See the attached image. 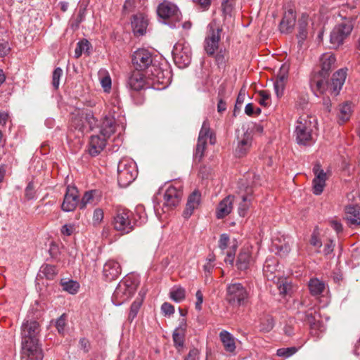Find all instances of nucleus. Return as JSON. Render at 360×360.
<instances>
[{
    "label": "nucleus",
    "instance_id": "a18cd8bd",
    "mask_svg": "<svg viewBox=\"0 0 360 360\" xmlns=\"http://www.w3.org/2000/svg\"><path fill=\"white\" fill-rule=\"evenodd\" d=\"M274 327V320L271 316H266L264 318L260 325L259 330L264 333H268L271 331Z\"/></svg>",
    "mask_w": 360,
    "mask_h": 360
},
{
    "label": "nucleus",
    "instance_id": "a211bd4d",
    "mask_svg": "<svg viewBox=\"0 0 360 360\" xmlns=\"http://www.w3.org/2000/svg\"><path fill=\"white\" fill-rule=\"evenodd\" d=\"M252 135L251 132L245 131L241 136H238V143L235 148V155L242 158L247 155L252 146Z\"/></svg>",
    "mask_w": 360,
    "mask_h": 360
},
{
    "label": "nucleus",
    "instance_id": "7ed1b4c3",
    "mask_svg": "<svg viewBox=\"0 0 360 360\" xmlns=\"http://www.w3.org/2000/svg\"><path fill=\"white\" fill-rule=\"evenodd\" d=\"M115 120L113 117H105L103 120L100 134L92 135L89 141V153L93 156L98 155L106 146L107 139L115 131Z\"/></svg>",
    "mask_w": 360,
    "mask_h": 360
},
{
    "label": "nucleus",
    "instance_id": "338daca9",
    "mask_svg": "<svg viewBox=\"0 0 360 360\" xmlns=\"http://www.w3.org/2000/svg\"><path fill=\"white\" fill-rule=\"evenodd\" d=\"M310 244L316 248H321L322 243L318 236V233L314 230L311 236Z\"/></svg>",
    "mask_w": 360,
    "mask_h": 360
},
{
    "label": "nucleus",
    "instance_id": "6e6d98bb",
    "mask_svg": "<svg viewBox=\"0 0 360 360\" xmlns=\"http://www.w3.org/2000/svg\"><path fill=\"white\" fill-rule=\"evenodd\" d=\"M101 84L105 92H109L111 89V78L108 72L101 78Z\"/></svg>",
    "mask_w": 360,
    "mask_h": 360
},
{
    "label": "nucleus",
    "instance_id": "774afa93",
    "mask_svg": "<svg viewBox=\"0 0 360 360\" xmlns=\"http://www.w3.org/2000/svg\"><path fill=\"white\" fill-rule=\"evenodd\" d=\"M199 351L196 348L190 349L188 354L185 356L184 360H198Z\"/></svg>",
    "mask_w": 360,
    "mask_h": 360
},
{
    "label": "nucleus",
    "instance_id": "20e7f679",
    "mask_svg": "<svg viewBox=\"0 0 360 360\" xmlns=\"http://www.w3.org/2000/svg\"><path fill=\"white\" fill-rule=\"evenodd\" d=\"M148 86L156 90H162L167 88L172 81V70L165 64H154L146 72Z\"/></svg>",
    "mask_w": 360,
    "mask_h": 360
},
{
    "label": "nucleus",
    "instance_id": "6e6552de",
    "mask_svg": "<svg viewBox=\"0 0 360 360\" xmlns=\"http://www.w3.org/2000/svg\"><path fill=\"white\" fill-rule=\"evenodd\" d=\"M315 124L311 120V117H300L296 122L295 135L298 145L310 146L313 144V128Z\"/></svg>",
    "mask_w": 360,
    "mask_h": 360
},
{
    "label": "nucleus",
    "instance_id": "8fccbe9b",
    "mask_svg": "<svg viewBox=\"0 0 360 360\" xmlns=\"http://www.w3.org/2000/svg\"><path fill=\"white\" fill-rule=\"evenodd\" d=\"M277 287L279 290V293L281 295H285L290 292L292 289V285L285 279L279 281L277 283Z\"/></svg>",
    "mask_w": 360,
    "mask_h": 360
},
{
    "label": "nucleus",
    "instance_id": "13d9d810",
    "mask_svg": "<svg viewBox=\"0 0 360 360\" xmlns=\"http://www.w3.org/2000/svg\"><path fill=\"white\" fill-rule=\"evenodd\" d=\"M259 95L260 96L259 104L265 107L269 105L271 96L269 92L262 90L259 92Z\"/></svg>",
    "mask_w": 360,
    "mask_h": 360
},
{
    "label": "nucleus",
    "instance_id": "de8ad7c7",
    "mask_svg": "<svg viewBox=\"0 0 360 360\" xmlns=\"http://www.w3.org/2000/svg\"><path fill=\"white\" fill-rule=\"evenodd\" d=\"M210 124L207 120H205L199 132L198 141L207 143V139L210 135Z\"/></svg>",
    "mask_w": 360,
    "mask_h": 360
},
{
    "label": "nucleus",
    "instance_id": "864d4df0",
    "mask_svg": "<svg viewBox=\"0 0 360 360\" xmlns=\"http://www.w3.org/2000/svg\"><path fill=\"white\" fill-rule=\"evenodd\" d=\"M56 264H46V279H53L58 274L59 268Z\"/></svg>",
    "mask_w": 360,
    "mask_h": 360
},
{
    "label": "nucleus",
    "instance_id": "bf43d9fd",
    "mask_svg": "<svg viewBox=\"0 0 360 360\" xmlns=\"http://www.w3.org/2000/svg\"><path fill=\"white\" fill-rule=\"evenodd\" d=\"M11 51V47L8 41L5 39H0V57L7 56Z\"/></svg>",
    "mask_w": 360,
    "mask_h": 360
},
{
    "label": "nucleus",
    "instance_id": "c03bdc74",
    "mask_svg": "<svg viewBox=\"0 0 360 360\" xmlns=\"http://www.w3.org/2000/svg\"><path fill=\"white\" fill-rule=\"evenodd\" d=\"M317 317H319V315L316 312V311L313 309H309L304 313V316L302 317V319L309 324L311 327L316 326Z\"/></svg>",
    "mask_w": 360,
    "mask_h": 360
},
{
    "label": "nucleus",
    "instance_id": "ea45409f",
    "mask_svg": "<svg viewBox=\"0 0 360 360\" xmlns=\"http://www.w3.org/2000/svg\"><path fill=\"white\" fill-rule=\"evenodd\" d=\"M250 198L247 195H243L240 201L238 202V214L244 217L248 212V210L250 206Z\"/></svg>",
    "mask_w": 360,
    "mask_h": 360
},
{
    "label": "nucleus",
    "instance_id": "473e14b6",
    "mask_svg": "<svg viewBox=\"0 0 360 360\" xmlns=\"http://www.w3.org/2000/svg\"><path fill=\"white\" fill-rule=\"evenodd\" d=\"M310 293L313 296H319L322 294L326 288L325 283L316 278H312L308 283Z\"/></svg>",
    "mask_w": 360,
    "mask_h": 360
},
{
    "label": "nucleus",
    "instance_id": "c9c22d12",
    "mask_svg": "<svg viewBox=\"0 0 360 360\" xmlns=\"http://www.w3.org/2000/svg\"><path fill=\"white\" fill-rule=\"evenodd\" d=\"M60 284L64 291L68 292L71 295L77 294L80 287V285L77 281L72 279L66 281V279L62 278Z\"/></svg>",
    "mask_w": 360,
    "mask_h": 360
},
{
    "label": "nucleus",
    "instance_id": "6ab92c4d",
    "mask_svg": "<svg viewBox=\"0 0 360 360\" xmlns=\"http://www.w3.org/2000/svg\"><path fill=\"white\" fill-rule=\"evenodd\" d=\"M309 15L306 13L302 14L297 22V39L298 40V45L301 47L303 42L307 39L309 31Z\"/></svg>",
    "mask_w": 360,
    "mask_h": 360
},
{
    "label": "nucleus",
    "instance_id": "72a5a7b5",
    "mask_svg": "<svg viewBox=\"0 0 360 360\" xmlns=\"http://www.w3.org/2000/svg\"><path fill=\"white\" fill-rule=\"evenodd\" d=\"M92 46L91 43L86 39L79 41L75 50V58H79L82 53L89 56Z\"/></svg>",
    "mask_w": 360,
    "mask_h": 360
},
{
    "label": "nucleus",
    "instance_id": "c85d7f7f",
    "mask_svg": "<svg viewBox=\"0 0 360 360\" xmlns=\"http://www.w3.org/2000/svg\"><path fill=\"white\" fill-rule=\"evenodd\" d=\"M148 20L142 15H135L131 20V26L136 35L143 36L146 32Z\"/></svg>",
    "mask_w": 360,
    "mask_h": 360
},
{
    "label": "nucleus",
    "instance_id": "3c124183",
    "mask_svg": "<svg viewBox=\"0 0 360 360\" xmlns=\"http://www.w3.org/2000/svg\"><path fill=\"white\" fill-rule=\"evenodd\" d=\"M67 315L63 314L59 318L55 321V326L58 333L63 335L65 332V326L66 325Z\"/></svg>",
    "mask_w": 360,
    "mask_h": 360
},
{
    "label": "nucleus",
    "instance_id": "1a4fd4ad",
    "mask_svg": "<svg viewBox=\"0 0 360 360\" xmlns=\"http://www.w3.org/2000/svg\"><path fill=\"white\" fill-rule=\"evenodd\" d=\"M222 27L216 20H212L207 25V34L204 41V49L209 56H213L219 48Z\"/></svg>",
    "mask_w": 360,
    "mask_h": 360
},
{
    "label": "nucleus",
    "instance_id": "f257e3e1",
    "mask_svg": "<svg viewBox=\"0 0 360 360\" xmlns=\"http://www.w3.org/2000/svg\"><path fill=\"white\" fill-rule=\"evenodd\" d=\"M148 217L145 207L138 205L132 212L124 207H117L113 217L112 225L114 229L122 234L132 231L135 226H139L146 223Z\"/></svg>",
    "mask_w": 360,
    "mask_h": 360
},
{
    "label": "nucleus",
    "instance_id": "412c9836",
    "mask_svg": "<svg viewBox=\"0 0 360 360\" xmlns=\"http://www.w3.org/2000/svg\"><path fill=\"white\" fill-rule=\"evenodd\" d=\"M201 193L195 190L191 193L188 198L186 208L183 212L182 216L184 219H189L193 214L195 210H196L200 203Z\"/></svg>",
    "mask_w": 360,
    "mask_h": 360
},
{
    "label": "nucleus",
    "instance_id": "052dcab7",
    "mask_svg": "<svg viewBox=\"0 0 360 360\" xmlns=\"http://www.w3.org/2000/svg\"><path fill=\"white\" fill-rule=\"evenodd\" d=\"M45 276V268L41 266L39 271V273L36 277V286L37 288L39 290H42V286L44 285V277Z\"/></svg>",
    "mask_w": 360,
    "mask_h": 360
},
{
    "label": "nucleus",
    "instance_id": "5fc2aeb1",
    "mask_svg": "<svg viewBox=\"0 0 360 360\" xmlns=\"http://www.w3.org/2000/svg\"><path fill=\"white\" fill-rule=\"evenodd\" d=\"M297 352L295 347L280 348L277 350V355L279 356L290 357Z\"/></svg>",
    "mask_w": 360,
    "mask_h": 360
},
{
    "label": "nucleus",
    "instance_id": "4be33fe9",
    "mask_svg": "<svg viewBox=\"0 0 360 360\" xmlns=\"http://www.w3.org/2000/svg\"><path fill=\"white\" fill-rule=\"evenodd\" d=\"M346 77V70L343 69H340L333 74L331 82H329V91L333 94L334 96H337L340 93L345 82Z\"/></svg>",
    "mask_w": 360,
    "mask_h": 360
},
{
    "label": "nucleus",
    "instance_id": "ddd939ff",
    "mask_svg": "<svg viewBox=\"0 0 360 360\" xmlns=\"http://www.w3.org/2000/svg\"><path fill=\"white\" fill-rule=\"evenodd\" d=\"M131 62L136 70L150 69L156 63L153 62L152 53L146 49H139L133 53Z\"/></svg>",
    "mask_w": 360,
    "mask_h": 360
},
{
    "label": "nucleus",
    "instance_id": "c756f323",
    "mask_svg": "<svg viewBox=\"0 0 360 360\" xmlns=\"http://www.w3.org/2000/svg\"><path fill=\"white\" fill-rule=\"evenodd\" d=\"M219 338L226 352L234 354L236 346L233 335L229 331L223 330L219 333Z\"/></svg>",
    "mask_w": 360,
    "mask_h": 360
},
{
    "label": "nucleus",
    "instance_id": "393cba45",
    "mask_svg": "<svg viewBox=\"0 0 360 360\" xmlns=\"http://www.w3.org/2000/svg\"><path fill=\"white\" fill-rule=\"evenodd\" d=\"M85 111L75 110L71 113L70 127L82 133L87 132V127L85 124Z\"/></svg>",
    "mask_w": 360,
    "mask_h": 360
},
{
    "label": "nucleus",
    "instance_id": "f8f14e48",
    "mask_svg": "<svg viewBox=\"0 0 360 360\" xmlns=\"http://www.w3.org/2000/svg\"><path fill=\"white\" fill-rule=\"evenodd\" d=\"M353 27V21L350 18H346L342 22L337 25L330 32V47L337 49L341 46L344 43L345 39L350 35Z\"/></svg>",
    "mask_w": 360,
    "mask_h": 360
},
{
    "label": "nucleus",
    "instance_id": "bb28decb",
    "mask_svg": "<svg viewBox=\"0 0 360 360\" xmlns=\"http://www.w3.org/2000/svg\"><path fill=\"white\" fill-rule=\"evenodd\" d=\"M253 264V258L251 252L248 249H243L239 252L236 266L239 271H245Z\"/></svg>",
    "mask_w": 360,
    "mask_h": 360
},
{
    "label": "nucleus",
    "instance_id": "a19ab883",
    "mask_svg": "<svg viewBox=\"0 0 360 360\" xmlns=\"http://www.w3.org/2000/svg\"><path fill=\"white\" fill-rule=\"evenodd\" d=\"M184 338H185V333L184 332H179L178 330H174L172 333V339L174 342V345L175 347L180 350L182 349L184 346Z\"/></svg>",
    "mask_w": 360,
    "mask_h": 360
},
{
    "label": "nucleus",
    "instance_id": "f704fd0d",
    "mask_svg": "<svg viewBox=\"0 0 360 360\" xmlns=\"http://www.w3.org/2000/svg\"><path fill=\"white\" fill-rule=\"evenodd\" d=\"M97 191L96 190H91L86 191L82 198L79 206L80 209H84L87 205H95L98 202V200L96 199V194Z\"/></svg>",
    "mask_w": 360,
    "mask_h": 360
},
{
    "label": "nucleus",
    "instance_id": "09e8293b",
    "mask_svg": "<svg viewBox=\"0 0 360 360\" xmlns=\"http://www.w3.org/2000/svg\"><path fill=\"white\" fill-rule=\"evenodd\" d=\"M206 145H207V143L198 141V143H197V145L195 147V153L193 155L195 160H198V162H200L202 160V158L204 155V151H205Z\"/></svg>",
    "mask_w": 360,
    "mask_h": 360
},
{
    "label": "nucleus",
    "instance_id": "4c0bfd02",
    "mask_svg": "<svg viewBox=\"0 0 360 360\" xmlns=\"http://www.w3.org/2000/svg\"><path fill=\"white\" fill-rule=\"evenodd\" d=\"M169 297L174 302L179 303L186 297V290L181 286H174L169 292Z\"/></svg>",
    "mask_w": 360,
    "mask_h": 360
},
{
    "label": "nucleus",
    "instance_id": "58836bf2",
    "mask_svg": "<svg viewBox=\"0 0 360 360\" xmlns=\"http://www.w3.org/2000/svg\"><path fill=\"white\" fill-rule=\"evenodd\" d=\"M213 56H214L215 63L219 68L221 69L226 67L229 56L225 49H220Z\"/></svg>",
    "mask_w": 360,
    "mask_h": 360
},
{
    "label": "nucleus",
    "instance_id": "cd10ccee",
    "mask_svg": "<svg viewBox=\"0 0 360 360\" xmlns=\"http://www.w3.org/2000/svg\"><path fill=\"white\" fill-rule=\"evenodd\" d=\"M345 216L349 226H360V206L349 205L345 207Z\"/></svg>",
    "mask_w": 360,
    "mask_h": 360
},
{
    "label": "nucleus",
    "instance_id": "2f4dec72",
    "mask_svg": "<svg viewBox=\"0 0 360 360\" xmlns=\"http://www.w3.org/2000/svg\"><path fill=\"white\" fill-rule=\"evenodd\" d=\"M145 294L146 292L144 291L141 290L139 293V296L132 302L128 315V320L129 322H132L136 317L138 312L142 305Z\"/></svg>",
    "mask_w": 360,
    "mask_h": 360
},
{
    "label": "nucleus",
    "instance_id": "69168bd1",
    "mask_svg": "<svg viewBox=\"0 0 360 360\" xmlns=\"http://www.w3.org/2000/svg\"><path fill=\"white\" fill-rule=\"evenodd\" d=\"M84 20V11L79 10L76 18L72 22L71 27L73 29H77L79 24Z\"/></svg>",
    "mask_w": 360,
    "mask_h": 360
},
{
    "label": "nucleus",
    "instance_id": "4468645a",
    "mask_svg": "<svg viewBox=\"0 0 360 360\" xmlns=\"http://www.w3.org/2000/svg\"><path fill=\"white\" fill-rule=\"evenodd\" d=\"M172 57L174 63L179 68H185L191 61V48L188 45L177 43L173 47Z\"/></svg>",
    "mask_w": 360,
    "mask_h": 360
},
{
    "label": "nucleus",
    "instance_id": "423d86ee",
    "mask_svg": "<svg viewBox=\"0 0 360 360\" xmlns=\"http://www.w3.org/2000/svg\"><path fill=\"white\" fill-rule=\"evenodd\" d=\"M183 196V191L181 189V186L179 185L178 186L174 185H169L163 195V204L162 207H161L160 203L154 202L153 208L154 211L157 215L160 214V209L162 210V213H166L170 211L171 210L174 209L177 207L182 198Z\"/></svg>",
    "mask_w": 360,
    "mask_h": 360
},
{
    "label": "nucleus",
    "instance_id": "49530a36",
    "mask_svg": "<svg viewBox=\"0 0 360 360\" xmlns=\"http://www.w3.org/2000/svg\"><path fill=\"white\" fill-rule=\"evenodd\" d=\"M63 70L58 67L55 68L52 74V81L51 84L55 90H57L60 85V80L61 77L63 76Z\"/></svg>",
    "mask_w": 360,
    "mask_h": 360
},
{
    "label": "nucleus",
    "instance_id": "603ef678",
    "mask_svg": "<svg viewBox=\"0 0 360 360\" xmlns=\"http://www.w3.org/2000/svg\"><path fill=\"white\" fill-rule=\"evenodd\" d=\"M340 118L342 122H345L349 120L351 113L350 105L345 103L340 108Z\"/></svg>",
    "mask_w": 360,
    "mask_h": 360
},
{
    "label": "nucleus",
    "instance_id": "0e129e2a",
    "mask_svg": "<svg viewBox=\"0 0 360 360\" xmlns=\"http://www.w3.org/2000/svg\"><path fill=\"white\" fill-rule=\"evenodd\" d=\"M229 242V236L226 233L221 234L219 240V248L224 251L227 248Z\"/></svg>",
    "mask_w": 360,
    "mask_h": 360
},
{
    "label": "nucleus",
    "instance_id": "aec40b11",
    "mask_svg": "<svg viewBox=\"0 0 360 360\" xmlns=\"http://www.w3.org/2000/svg\"><path fill=\"white\" fill-rule=\"evenodd\" d=\"M121 271V266L117 261L109 259L103 266V276L107 281H111L119 277Z\"/></svg>",
    "mask_w": 360,
    "mask_h": 360
},
{
    "label": "nucleus",
    "instance_id": "39448f33",
    "mask_svg": "<svg viewBox=\"0 0 360 360\" xmlns=\"http://www.w3.org/2000/svg\"><path fill=\"white\" fill-rule=\"evenodd\" d=\"M139 280L134 276H127L122 280L115 288L112 302L115 306H120L132 297L137 290Z\"/></svg>",
    "mask_w": 360,
    "mask_h": 360
},
{
    "label": "nucleus",
    "instance_id": "f3484780",
    "mask_svg": "<svg viewBox=\"0 0 360 360\" xmlns=\"http://www.w3.org/2000/svg\"><path fill=\"white\" fill-rule=\"evenodd\" d=\"M77 193V189L75 187L68 186L67 188V191L61 205L62 210L69 212L73 211L76 208L77 205L79 204Z\"/></svg>",
    "mask_w": 360,
    "mask_h": 360
},
{
    "label": "nucleus",
    "instance_id": "b1692460",
    "mask_svg": "<svg viewBox=\"0 0 360 360\" xmlns=\"http://www.w3.org/2000/svg\"><path fill=\"white\" fill-rule=\"evenodd\" d=\"M296 22L295 13L292 8L284 13L283 18L279 24V30L281 33L288 34L292 32Z\"/></svg>",
    "mask_w": 360,
    "mask_h": 360
},
{
    "label": "nucleus",
    "instance_id": "9d476101",
    "mask_svg": "<svg viewBox=\"0 0 360 360\" xmlns=\"http://www.w3.org/2000/svg\"><path fill=\"white\" fill-rule=\"evenodd\" d=\"M138 175L136 163L130 159L121 160L117 165V182L120 187L126 188Z\"/></svg>",
    "mask_w": 360,
    "mask_h": 360
},
{
    "label": "nucleus",
    "instance_id": "7c9ffc66",
    "mask_svg": "<svg viewBox=\"0 0 360 360\" xmlns=\"http://www.w3.org/2000/svg\"><path fill=\"white\" fill-rule=\"evenodd\" d=\"M328 77H324V75H320L318 72L311 79V85L316 88V90L321 94H323L325 91H329V82L328 81Z\"/></svg>",
    "mask_w": 360,
    "mask_h": 360
},
{
    "label": "nucleus",
    "instance_id": "5701e85b",
    "mask_svg": "<svg viewBox=\"0 0 360 360\" xmlns=\"http://www.w3.org/2000/svg\"><path fill=\"white\" fill-rule=\"evenodd\" d=\"M235 198L234 195H229L219 203L216 210V217L217 219H223L231 212Z\"/></svg>",
    "mask_w": 360,
    "mask_h": 360
},
{
    "label": "nucleus",
    "instance_id": "9b49d317",
    "mask_svg": "<svg viewBox=\"0 0 360 360\" xmlns=\"http://www.w3.org/2000/svg\"><path fill=\"white\" fill-rule=\"evenodd\" d=\"M157 13L158 16L165 20V23L172 28H176L179 26L181 20V14L174 4L165 1L158 6Z\"/></svg>",
    "mask_w": 360,
    "mask_h": 360
},
{
    "label": "nucleus",
    "instance_id": "37998d69",
    "mask_svg": "<svg viewBox=\"0 0 360 360\" xmlns=\"http://www.w3.org/2000/svg\"><path fill=\"white\" fill-rule=\"evenodd\" d=\"M85 124L87 127V131H91L96 126L98 122L91 110H85Z\"/></svg>",
    "mask_w": 360,
    "mask_h": 360
},
{
    "label": "nucleus",
    "instance_id": "e433bc0d",
    "mask_svg": "<svg viewBox=\"0 0 360 360\" xmlns=\"http://www.w3.org/2000/svg\"><path fill=\"white\" fill-rule=\"evenodd\" d=\"M49 257L46 256V262L58 263L60 261V251L58 244L51 242L48 250Z\"/></svg>",
    "mask_w": 360,
    "mask_h": 360
},
{
    "label": "nucleus",
    "instance_id": "dca6fc26",
    "mask_svg": "<svg viewBox=\"0 0 360 360\" xmlns=\"http://www.w3.org/2000/svg\"><path fill=\"white\" fill-rule=\"evenodd\" d=\"M313 172L315 175L313 179V193L318 195H320L326 186L327 174L321 168L319 163H316L313 167Z\"/></svg>",
    "mask_w": 360,
    "mask_h": 360
},
{
    "label": "nucleus",
    "instance_id": "e2e57ef3",
    "mask_svg": "<svg viewBox=\"0 0 360 360\" xmlns=\"http://www.w3.org/2000/svg\"><path fill=\"white\" fill-rule=\"evenodd\" d=\"M161 311L165 316H169L174 313V307L169 302H164L161 306Z\"/></svg>",
    "mask_w": 360,
    "mask_h": 360
},
{
    "label": "nucleus",
    "instance_id": "79ce46f5",
    "mask_svg": "<svg viewBox=\"0 0 360 360\" xmlns=\"http://www.w3.org/2000/svg\"><path fill=\"white\" fill-rule=\"evenodd\" d=\"M236 0H222L221 10L225 18L231 17L234 9Z\"/></svg>",
    "mask_w": 360,
    "mask_h": 360
},
{
    "label": "nucleus",
    "instance_id": "2eb2a0df",
    "mask_svg": "<svg viewBox=\"0 0 360 360\" xmlns=\"http://www.w3.org/2000/svg\"><path fill=\"white\" fill-rule=\"evenodd\" d=\"M127 87L130 91H139L148 86L147 75L146 77L139 71L132 72L127 78Z\"/></svg>",
    "mask_w": 360,
    "mask_h": 360
},
{
    "label": "nucleus",
    "instance_id": "680f3d73",
    "mask_svg": "<svg viewBox=\"0 0 360 360\" xmlns=\"http://www.w3.org/2000/svg\"><path fill=\"white\" fill-rule=\"evenodd\" d=\"M104 213L102 209L96 208L93 214V223L94 225L99 224L103 219Z\"/></svg>",
    "mask_w": 360,
    "mask_h": 360
},
{
    "label": "nucleus",
    "instance_id": "4d7b16f0",
    "mask_svg": "<svg viewBox=\"0 0 360 360\" xmlns=\"http://www.w3.org/2000/svg\"><path fill=\"white\" fill-rule=\"evenodd\" d=\"M288 79V68L282 65L280 68L279 72L276 77V79L275 81L281 83L283 84H285V81Z\"/></svg>",
    "mask_w": 360,
    "mask_h": 360
},
{
    "label": "nucleus",
    "instance_id": "f03ea898",
    "mask_svg": "<svg viewBox=\"0 0 360 360\" xmlns=\"http://www.w3.org/2000/svg\"><path fill=\"white\" fill-rule=\"evenodd\" d=\"M39 323L26 321L21 326L22 353L30 360H43L44 354L39 345Z\"/></svg>",
    "mask_w": 360,
    "mask_h": 360
},
{
    "label": "nucleus",
    "instance_id": "a878e982",
    "mask_svg": "<svg viewBox=\"0 0 360 360\" xmlns=\"http://www.w3.org/2000/svg\"><path fill=\"white\" fill-rule=\"evenodd\" d=\"M335 57L330 53H323L320 58L321 70L319 73L324 77H329L330 71L335 68Z\"/></svg>",
    "mask_w": 360,
    "mask_h": 360
},
{
    "label": "nucleus",
    "instance_id": "0eeeda50",
    "mask_svg": "<svg viewBox=\"0 0 360 360\" xmlns=\"http://www.w3.org/2000/svg\"><path fill=\"white\" fill-rule=\"evenodd\" d=\"M249 291L240 283H231L226 287V300L233 307L245 306L249 301Z\"/></svg>",
    "mask_w": 360,
    "mask_h": 360
}]
</instances>
